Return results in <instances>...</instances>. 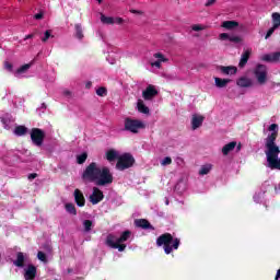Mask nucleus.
<instances>
[{
	"mask_svg": "<svg viewBox=\"0 0 280 280\" xmlns=\"http://www.w3.org/2000/svg\"><path fill=\"white\" fill-rule=\"evenodd\" d=\"M82 179L85 183H95L98 187H106L113 185L114 177L108 166L92 162L83 171Z\"/></svg>",
	"mask_w": 280,
	"mask_h": 280,
	"instance_id": "1",
	"label": "nucleus"
},
{
	"mask_svg": "<svg viewBox=\"0 0 280 280\" xmlns=\"http://www.w3.org/2000/svg\"><path fill=\"white\" fill-rule=\"evenodd\" d=\"M13 264L16 268H24L25 280L36 279V267L30 264V255L19 252Z\"/></svg>",
	"mask_w": 280,
	"mask_h": 280,
	"instance_id": "2",
	"label": "nucleus"
},
{
	"mask_svg": "<svg viewBox=\"0 0 280 280\" xmlns=\"http://www.w3.org/2000/svg\"><path fill=\"white\" fill-rule=\"evenodd\" d=\"M264 135H267L265 139V154L266 152H272V150H277L279 145L275 141L279 137V125L271 124L268 126L267 130L264 131Z\"/></svg>",
	"mask_w": 280,
	"mask_h": 280,
	"instance_id": "3",
	"label": "nucleus"
},
{
	"mask_svg": "<svg viewBox=\"0 0 280 280\" xmlns=\"http://www.w3.org/2000/svg\"><path fill=\"white\" fill-rule=\"evenodd\" d=\"M156 244L158 246H164L165 254L170 255L172 250H178V246H180V240L174 238V236H172L170 233H165L156 240Z\"/></svg>",
	"mask_w": 280,
	"mask_h": 280,
	"instance_id": "4",
	"label": "nucleus"
},
{
	"mask_svg": "<svg viewBox=\"0 0 280 280\" xmlns=\"http://www.w3.org/2000/svg\"><path fill=\"white\" fill-rule=\"evenodd\" d=\"M130 240V231L124 232L119 237L110 234L106 238V244L110 248H117L119 253H124L126 250V244L124 242H128Z\"/></svg>",
	"mask_w": 280,
	"mask_h": 280,
	"instance_id": "5",
	"label": "nucleus"
},
{
	"mask_svg": "<svg viewBox=\"0 0 280 280\" xmlns=\"http://www.w3.org/2000/svg\"><path fill=\"white\" fill-rule=\"evenodd\" d=\"M145 128V122L139 119L126 118L125 119V130L137 135L139 130H143Z\"/></svg>",
	"mask_w": 280,
	"mask_h": 280,
	"instance_id": "6",
	"label": "nucleus"
},
{
	"mask_svg": "<svg viewBox=\"0 0 280 280\" xmlns=\"http://www.w3.org/2000/svg\"><path fill=\"white\" fill-rule=\"evenodd\" d=\"M132 165H135V158L130 153H125L118 158L116 168L124 172V170H129Z\"/></svg>",
	"mask_w": 280,
	"mask_h": 280,
	"instance_id": "7",
	"label": "nucleus"
},
{
	"mask_svg": "<svg viewBox=\"0 0 280 280\" xmlns=\"http://www.w3.org/2000/svg\"><path fill=\"white\" fill-rule=\"evenodd\" d=\"M253 73L258 82V84H266L268 82V68L264 65H257Z\"/></svg>",
	"mask_w": 280,
	"mask_h": 280,
	"instance_id": "8",
	"label": "nucleus"
},
{
	"mask_svg": "<svg viewBox=\"0 0 280 280\" xmlns=\"http://www.w3.org/2000/svg\"><path fill=\"white\" fill-rule=\"evenodd\" d=\"M159 95V89L156 85L149 84L143 91H142V97L145 102H152L154 97Z\"/></svg>",
	"mask_w": 280,
	"mask_h": 280,
	"instance_id": "9",
	"label": "nucleus"
},
{
	"mask_svg": "<svg viewBox=\"0 0 280 280\" xmlns=\"http://www.w3.org/2000/svg\"><path fill=\"white\" fill-rule=\"evenodd\" d=\"M31 139L34 145L40 148V145H43V141H45V131L38 128L32 129Z\"/></svg>",
	"mask_w": 280,
	"mask_h": 280,
	"instance_id": "10",
	"label": "nucleus"
},
{
	"mask_svg": "<svg viewBox=\"0 0 280 280\" xmlns=\"http://www.w3.org/2000/svg\"><path fill=\"white\" fill-rule=\"evenodd\" d=\"M163 62H170V59H167L162 52H155L150 65L152 68L155 67V69H161V65H163Z\"/></svg>",
	"mask_w": 280,
	"mask_h": 280,
	"instance_id": "11",
	"label": "nucleus"
},
{
	"mask_svg": "<svg viewBox=\"0 0 280 280\" xmlns=\"http://www.w3.org/2000/svg\"><path fill=\"white\" fill-rule=\"evenodd\" d=\"M202 124H205V116L201 114H192L190 119L191 130H198V128H202Z\"/></svg>",
	"mask_w": 280,
	"mask_h": 280,
	"instance_id": "12",
	"label": "nucleus"
},
{
	"mask_svg": "<svg viewBox=\"0 0 280 280\" xmlns=\"http://www.w3.org/2000/svg\"><path fill=\"white\" fill-rule=\"evenodd\" d=\"M103 200L104 192L100 188L94 187L90 196V202L93 205H100V202H102Z\"/></svg>",
	"mask_w": 280,
	"mask_h": 280,
	"instance_id": "13",
	"label": "nucleus"
},
{
	"mask_svg": "<svg viewBox=\"0 0 280 280\" xmlns=\"http://www.w3.org/2000/svg\"><path fill=\"white\" fill-rule=\"evenodd\" d=\"M119 156H121V154L117 149H107L104 154L105 161L109 163H115V161H119Z\"/></svg>",
	"mask_w": 280,
	"mask_h": 280,
	"instance_id": "14",
	"label": "nucleus"
},
{
	"mask_svg": "<svg viewBox=\"0 0 280 280\" xmlns=\"http://www.w3.org/2000/svg\"><path fill=\"white\" fill-rule=\"evenodd\" d=\"M259 60L262 62H280V51L262 54Z\"/></svg>",
	"mask_w": 280,
	"mask_h": 280,
	"instance_id": "15",
	"label": "nucleus"
},
{
	"mask_svg": "<svg viewBox=\"0 0 280 280\" xmlns=\"http://www.w3.org/2000/svg\"><path fill=\"white\" fill-rule=\"evenodd\" d=\"M250 56H253V48H245L238 62V67H241V69H243V67H246V63L248 62Z\"/></svg>",
	"mask_w": 280,
	"mask_h": 280,
	"instance_id": "16",
	"label": "nucleus"
},
{
	"mask_svg": "<svg viewBox=\"0 0 280 280\" xmlns=\"http://www.w3.org/2000/svg\"><path fill=\"white\" fill-rule=\"evenodd\" d=\"M236 84L241 89H249V86H253V79L248 77H241L237 79Z\"/></svg>",
	"mask_w": 280,
	"mask_h": 280,
	"instance_id": "17",
	"label": "nucleus"
},
{
	"mask_svg": "<svg viewBox=\"0 0 280 280\" xmlns=\"http://www.w3.org/2000/svg\"><path fill=\"white\" fill-rule=\"evenodd\" d=\"M73 196L78 207H84V205H86V199H84V194H82L80 189H75Z\"/></svg>",
	"mask_w": 280,
	"mask_h": 280,
	"instance_id": "18",
	"label": "nucleus"
},
{
	"mask_svg": "<svg viewBox=\"0 0 280 280\" xmlns=\"http://www.w3.org/2000/svg\"><path fill=\"white\" fill-rule=\"evenodd\" d=\"M137 108L138 113H141L142 115H150V107L145 105V102L141 98L137 101Z\"/></svg>",
	"mask_w": 280,
	"mask_h": 280,
	"instance_id": "19",
	"label": "nucleus"
},
{
	"mask_svg": "<svg viewBox=\"0 0 280 280\" xmlns=\"http://www.w3.org/2000/svg\"><path fill=\"white\" fill-rule=\"evenodd\" d=\"M219 69L224 75H235L237 73V67L235 66H221Z\"/></svg>",
	"mask_w": 280,
	"mask_h": 280,
	"instance_id": "20",
	"label": "nucleus"
},
{
	"mask_svg": "<svg viewBox=\"0 0 280 280\" xmlns=\"http://www.w3.org/2000/svg\"><path fill=\"white\" fill-rule=\"evenodd\" d=\"M229 84H231V79H222L214 77V85L217 86V89H226Z\"/></svg>",
	"mask_w": 280,
	"mask_h": 280,
	"instance_id": "21",
	"label": "nucleus"
},
{
	"mask_svg": "<svg viewBox=\"0 0 280 280\" xmlns=\"http://www.w3.org/2000/svg\"><path fill=\"white\" fill-rule=\"evenodd\" d=\"M235 148H237V142L232 141V142L225 144L222 148L221 152H222L223 156H229V154H231V152H233L235 150Z\"/></svg>",
	"mask_w": 280,
	"mask_h": 280,
	"instance_id": "22",
	"label": "nucleus"
},
{
	"mask_svg": "<svg viewBox=\"0 0 280 280\" xmlns=\"http://www.w3.org/2000/svg\"><path fill=\"white\" fill-rule=\"evenodd\" d=\"M221 27L228 30L229 32H233V30H237V27H240V23L236 21H224L222 22Z\"/></svg>",
	"mask_w": 280,
	"mask_h": 280,
	"instance_id": "23",
	"label": "nucleus"
},
{
	"mask_svg": "<svg viewBox=\"0 0 280 280\" xmlns=\"http://www.w3.org/2000/svg\"><path fill=\"white\" fill-rule=\"evenodd\" d=\"M30 67H32V65L26 63L22 67H20L16 71H15V78H23L24 73H27V71H30Z\"/></svg>",
	"mask_w": 280,
	"mask_h": 280,
	"instance_id": "24",
	"label": "nucleus"
},
{
	"mask_svg": "<svg viewBox=\"0 0 280 280\" xmlns=\"http://www.w3.org/2000/svg\"><path fill=\"white\" fill-rule=\"evenodd\" d=\"M101 23H103V25H115V16H107L102 13Z\"/></svg>",
	"mask_w": 280,
	"mask_h": 280,
	"instance_id": "25",
	"label": "nucleus"
},
{
	"mask_svg": "<svg viewBox=\"0 0 280 280\" xmlns=\"http://www.w3.org/2000/svg\"><path fill=\"white\" fill-rule=\"evenodd\" d=\"M211 170H213V164H203L199 168V176H207V174H209Z\"/></svg>",
	"mask_w": 280,
	"mask_h": 280,
	"instance_id": "26",
	"label": "nucleus"
},
{
	"mask_svg": "<svg viewBox=\"0 0 280 280\" xmlns=\"http://www.w3.org/2000/svg\"><path fill=\"white\" fill-rule=\"evenodd\" d=\"M135 224L140 229H152V225H150V222H148L145 219L136 220Z\"/></svg>",
	"mask_w": 280,
	"mask_h": 280,
	"instance_id": "27",
	"label": "nucleus"
},
{
	"mask_svg": "<svg viewBox=\"0 0 280 280\" xmlns=\"http://www.w3.org/2000/svg\"><path fill=\"white\" fill-rule=\"evenodd\" d=\"M271 23L273 27H280V13L279 12H273L271 14Z\"/></svg>",
	"mask_w": 280,
	"mask_h": 280,
	"instance_id": "28",
	"label": "nucleus"
},
{
	"mask_svg": "<svg viewBox=\"0 0 280 280\" xmlns=\"http://www.w3.org/2000/svg\"><path fill=\"white\" fill-rule=\"evenodd\" d=\"M13 132L16 137H23L24 135H27V128L25 126H18Z\"/></svg>",
	"mask_w": 280,
	"mask_h": 280,
	"instance_id": "29",
	"label": "nucleus"
},
{
	"mask_svg": "<svg viewBox=\"0 0 280 280\" xmlns=\"http://www.w3.org/2000/svg\"><path fill=\"white\" fill-rule=\"evenodd\" d=\"M74 30H75V38H78L79 40H82L84 38V33L82 31V25L81 24H75Z\"/></svg>",
	"mask_w": 280,
	"mask_h": 280,
	"instance_id": "30",
	"label": "nucleus"
},
{
	"mask_svg": "<svg viewBox=\"0 0 280 280\" xmlns=\"http://www.w3.org/2000/svg\"><path fill=\"white\" fill-rule=\"evenodd\" d=\"M66 211L71 215H77L78 211L75 210V206L73 203H66Z\"/></svg>",
	"mask_w": 280,
	"mask_h": 280,
	"instance_id": "31",
	"label": "nucleus"
},
{
	"mask_svg": "<svg viewBox=\"0 0 280 280\" xmlns=\"http://www.w3.org/2000/svg\"><path fill=\"white\" fill-rule=\"evenodd\" d=\"M86 159H89V154H86V152H83L77 155V163H79V165H82V163H84Z\"/></svg>",
	"mask_w": 280,
	"mask_h": 280,
	"instance_id": "32",
	"label": "nucleus"
},
{
	"mask_svg": "<svg viewBox=\"0 0 280 280\" xmlns=\"http://www.w3.org/2000/svg\"><path fill=\"white\" fill-rule=\"evenodd\" d=\"M96 95H98V97H106V95H108V90H106L104 86H101L96 89Z\"/></svg>",
	"mask_w": 280,
	"mask_h": 280,
	"instance_id": "33",
	"label": "nucleus"
},
{
	"mask_svg": "<svg viewBox=\"0 0 280 280\" xmlns=\"http://www.w3.org/2000/svg\"><path fill=\"white\" fill-rule=\"evenodd\" d=\"M277 30H279L278 27L271 26L270 28H268L266 35H265V40H268V38H270V36H272V34H275V32H277Z\"/></svg>",
	"mask_w": 280,
	"mask_h": 280,
	"instance_id": "34",
	"label": "nucleus"
},
{
	"mask_svg": "<svg viewBox=\"0 0 280 280\" xmlns=\"http://www.w3.org/2000/svg\"><path fill=\"white\" fill-rule=\"evenodd\" d=\"M160 164L162 165V167H167V165H172V158L166 156L162 159Z\"/></svg>",
	"mask_w": 280,
	"mask_h": 280,
	"instance_id": "35",
	"label": "nucleus"
},
{
	"mask_svg": "<svg viewBox=\"0 0 280 280\" xmlns=\"http://www.w3.org/2000/svg\"><path fill=\"white\" fill-rule=\"evenodd\" d=\"M83 226H84V231H86V233H89V231H91L92 226H93V221L91 220H85L83 222Z\"/></svg>",
	"mask_w": 280,
	"mask_h": 280,
	"instance_id": "36",
	"label": "nucleus"
},
{
	"mask_svg": "<svg viewBox=\"0 0 280 280\" xmlns=\"http://www.w3.org/2000/svg\"><path fill=\"white\" fill-rule=\"evenodd\" d=\"M49 38H54V36L51 35V30H48L44 33V37L42 38V42L47 43Z\"/></svg>",
	"mask_w": 280,
	"mask_h": 280,
	"instance_id": "37",
	"label": "nucleus"
},
{
	"mask_svg": "<svg viewBox=\"0 0 280 280\" xmlns=\"http://www.w3.org/2000/svg\"><path fill=\"white\" fill-rule=\"evenodd\" d=\"M192 32H202L203 30H206V26L202 24H194L191 26Z\"/></svg>",
	"mask_w": 280,
	"mask_h": 280,
	"instance_id": "38",
	"label": "nucleus"
},
{
	"mask_svg": "<svg viewBox=\"0 0 280 280\" xmlns=\"http://www.w3.org/2000/svg\"><path fill=\"white\" fill-rule=\"evenodd\" d=\"M126 23V20L124 18L114 16V25H124Z\"/></svg>",
	"mask_w": 280,
	"mask_h": 280,
	"instance_id": "39",
	"label": "nucleus"
},
{
	"mask_svg": "<svg viewBox=\"0 0 280 280\" xmlns=\"http://www.w3.org/2000/svg\"><path fill=\"white\" fill-rule=\"evenodd\" d=\"M230 42L231 43H242V37L237 35H230Z\"/></svg>",
	"mask_w": 280,
	"mask_h": 280,
	"instance_id": "40",
	"label": "nucleus"
},
{
	"mask_svg": "<svg viewBox=\"0 0 280 280\" xmlns=\"http://www.w3.org/2000/svg\"><path fill=\"white\" fill-rule=\"evenodd\" d=\"M219 40H231V35H229L228 33H221L219 35Z\"/></svg>",
	"mask_w": 280,
	"mask_h": 280,
	"instance_id": "41",
	"label": "nucleus"
},
{
	"mask_svg": "<svg viewBox=\"0 0 280 280\" xmlns=\"http://www.w3.org/2000/svg\"><path fill=\"white\" fill-rule=\"evenodd\" d=\"M37 259H39V261H47V256L45 255V253L38 252Z\"/></svg>",
	"mask_w": 280,
	"mask_h": 280,
	"instance_id": "42",
	"label": "nucleus"
},
{
	"mask_svg": "<svg viewBox=\"0 0 280 280\" xmlns=\"http://www.w3.org/2000/svg\"><path fill=\"white\" fill-rule=\"evenodd\" d=\"M62 95L65 97H71L73 95V92H71V90H69V89H65V90H62Z\"/></svg>",
	"mask_w": 280,
	"mask_h": 280,
	"instance_id": "43",
	"label": "nucleus"
},
{
	"mask_svg": "<svg viewBox=\"0 0 280 280\" xmlns=\"http://www.w3.org/2000/svg\"><path fill=\"white\" fill-rule=\"evenodd\" d=\"M218 0H207L205 3V8H211L212 5H215V2Z\"/></svg>",
	"mask_w": 280,
	"mask_h": 280,
	"instance_id": "44",
	"label": "nucleus"
},
{
	"mask_svg": "<svg viewBox=\"0 0 280 280\" xmlns=\"http://www.w3.org/2000/svg\"><path fill=\"white\" fill-rule=\"evenodd\" d=\"M4 69H7L8 71H12V63L5 62L4 63Z\"/></svg>",
	"mask_w": 280,
	"mask_h": 280,
	"instance_id": "45",
	"label": "nucleus"
},
{
	"mask_svg": "<svg viewBox=\"0 0 280 280\" xmlns=\"http://www.w3.org/2000/svg\"><path fill=\"white\" fill-rule=\"evenodd\" d=\"M37 21H40V19H43V13H37L34 16Z\"/></svg>",
	"mask_w": 280,
	"mask_h": 280,
	"instance_id": "46",
	"label": "nucleus"
},
{
	"mask_svg": "<svg viewBox=\"0 0 280 280\" xmlns=\"http://www.w3.org/2000/svg\"><path fill=\"white\" fill-rule=\"evenodd\" d=\"M130 12L131 14H141V11L135 9H131Z\"/></svg>",
	"mask_w": 280,
	"mask_h": 280,
	"instance_id": "47",
	"label": "nucleus"
},
{
	"mask_svg": "<svg viewBox=\"0 0 280 280\" xmlns=\"http://www.w3.org/2000/svg\"><path fill=\"white\" fill-rule=\"evenodd\" d=\"M28 38H34V34L26 35L24 40H28Z\"/></svg>",
	"mask_w": 280,
	"mask_h": 280,
	"instance_id": "48",
	"label": "nucleus"
},
{
	"mask_svg": "<svg viewBox=\"0 0 280 280\" xmlns=\"http://www.w3.org/2000/svg\"><path fill=\"white\" fill-rule=\"evenodd\" d=\"M34 178H36V174H31V175H28V179H30V180H34Z\"/></svg>",
	"mask_w": 280,
	"mask_h": 280,
	"instance_id": "49",
	"label": "nucleus"
},
{
	"mask_svg": "<svg viewBox=\"0 0 280 280\" xmlns=\"http://www.w3.org/2000/svg\"><path fill=\"white\" fill-rule=\"evenodd\" d=\"M276 191L277 194H280V184L278 185V187H276Z\"/></svg>",
	"mask_w": 280,
	"mask_h": 280,
	"instance_id": "50",
	"label": "nucleus"
},
{
	"mask_svg": "<svg viewBox=\"0 0 280 280\" xmlns=\"http://www.w3.org/2000/svg\"><path fill=\"white\" fill-rule=\"evenodd\" d=\"M115 62H116L115 60H110L109 65H115Z\"/></svg>",
	"mask_w": 280,
	"mask_h": 280,
	"instance_id": "51",
	"label": "nucleus"
},
{
	"mask_svg": "<svg viewBox=\"0 0 280 280\" xmlns=\"http://www.w3.org/2000/svg\"><path fill=\"white\" fill-rule=\"evenodd\" d=\"M254 200H255L256 202H259V200H257V196H254Z\"/></svg>",
	"mask_w": 280,
	"mask_h": 280,
	"instance_id": "52",
	"label": "nucleus"
},
{
	"mask_svg": "<svg viewBox=\"0 0 280 280\" xmlns=\"http://www.w3.org/2000/svg\"><path fill=\"white\" fill-rule=\"evenodd\" d=\"M237 150H238V151L242 150V145H241V144H238Z\"/></svg>",
	"mask_w": 280,
	"mask_h": 280,
	"instance_id": "53",
	"label": "nucleus"
},
{
	"mask_svg": "<svg viewBox=\"0 0 280 280\" xmlns=\"http://www.w3.org/2000/svg\"><path fill=\"white\" fill-rule=\"evenodd\" d=\"M108 58H110V54H108V56H107V60H108Z\"/></svg>",
	"mask_w": 280,
	"mask_h": 280,
	"instance_id": "54",
	"label": "nucleus"
},
{
	"mask_svg": "<svg viewBox=\"0 0 280 280\" xmlns=\"http://www.w3.org/2000/svg\"><path fill=\"white\" fill-rule=\"evenodd\" d=\"M98 1V3H102V0H97Z\"/></svg>",
	"mask_w": 280,
	"mask_h": 280,
	"instance_id": "55",
	"label": "nucleus"
}]
</instances>
